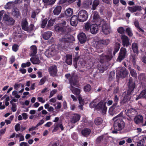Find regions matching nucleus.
Masks as SVG:
<instances>
[{
    "instance_id": "62",
    "label": "nucleus",
    "mask_w": 146,
    "mask_h": 146,
    "mask_svg": "<svg viewBox=\"0 0 146 146\" xmlns=\"http://www.w3.org/2000/svg\"><path fill=\"white\" fill-rule=\"evenodd\" d=\"M56 0H49L48 2L47 5H53L55 2Z\"/></svg>"
},
{
    "instance_id": "44",
    "label": "nucleus",
    "mask_w": 146,
    "mask_h": 146,
    "mask_svg": "<svg viewBox=\"0 0 146 146\" xmlns=\"http://www.w3.org/2000/svg\"><path fill=\"white\" fill-rule=\"evenodd\" d=\"M91 85L89 84L86 85L84 87V91L86 92H89L91 91Z\"/></svg>"
},
{
    "instance_id": "16",
    "label": "nucleus",
    "mask_w": 146,
    "mask_h": 146,
    "mask_svg": "<svg viewBox=\"0 0 146 146\" xmlns=\"http://www.w3.org/2000/svg\"><path fill=\"white\" fill-rule=\"evenodd\" d=\"M121 39L122 41V44L123 47H127L130 45L128 37L125 35L121 36Z\"/></svg>"
},
{
    "instance_id": "26",
    "label": "nucleus",
    "mask_w": 146,
    "mask_h": 146,
    "mask_svg": "<svg viewBox=\"0 0 146 146\" xmlns=\"http://www.w3.org/2000/svg\"><path fill=\"white\" fill-rule=\"evenodd\" d=\"M65 62L68 65H70L72 64V55L67 54L66 55Z\"/></svg>"
},
{
    "instance_id": "53",
    "label": "nucleus",
    "mask_w": 146,
    "mask_h": 146,
    "mask_svg": "<svg viewBox=\"0 0 146 146\" xmlns=\"http://www.w3.org/2000/svg\"><path fill=\"white\" fill-rule=\"evenodd\" d=\"M78 59L77 58H75L73 59L74 65L75 68H76L77 67V62Z\"/></svg>"
},
{
    "instance_id": "2",
    "label": "nucleus",
    "mask_w": 146,
    "mask_h": 146,
    "mask_svg": "<svg viewBox=\"0 0 146 146\" xmlns=\"http://www.w3.org/2000/svg\"><path fill=\"white\" fill-rule=\"evenodd\" d=\"M108 53L106 54L105 53H103L100 56V62L101 64L99 67V69L103 72L104 71L108 69V67L106 66V64L111 60L113 57L111 50L109 51Z\"/></svg>"
},
{
    "instance_id": "5",
    "label": "nucleus",
    "mask_w": 146,
    "mask_h": 146,
    "mask_svg": "<svg viewBox=\"0 0 146 146\" xmlns=\"http://www.w3.org/2000/svg\"><path fill=\"white\" fill-rule=\"evenodd\" d=\"M110 40L109 39H100L96 41V47L97 52L100 53L103 51L104 48L107 46L110 43Z\"/></svg>"
},
{
    "instance_id": "54",
    "label": "nucleus",
    "mask_w": 146,
    "mask_h": 146,
    "mask_svg": "<svg viewBox=\"0 0 146 146\" xmlns=\"http://www.w3.org/2000/svg\"><path fill=\"white\" fill-rule=\"evenodd\" d=\"M45 78H43L40 80L39 82V85H41L44 84L46 80Z\"/></svg>"
},
{
    "instance_id": "57",
    "label": "nucleus",
    "mask_w": 146,
    "mask_h": 146,
    "mask_svg": "<svg viewBox=\"0 0 146 146\" xmlns=\"http://www.w3.org/2000/svg\"><path fill=\"white\" fill-rule=\"evenodd\" d=\"M16 107L17 106L15 103H13L12 104L11 109L13 112H15L16 111Z\"/></svg>"
},
{
    "instance_id": "33",
    "label": "nucleus",
    "mask_w": 146,
    "mask_h": 146,
    "mask_svg": "<svg viewBox=\"0 0 146 146\" xmlns=\"http://www.w3.org/2000/svg\"><path fill=\"white\" fill-rule=\"evenodd\" d=\"M31 56H34L37 53V48L35 46L33 45L31 46Z\"/></svg>"
},
{
    "instance_id": "59",
    "label": "nucleus",
    "mask_w": 146,
    "mask_h": 146,
    "mask_svg": "<svg viewBox=\"0 0 146 146\" xmlns=\"http://www.w3.org/2000/svg\"><path fill=\"white\" fill-rule=\"evenodd\" d=\"M57 106L55 108V109L57 110V111H58L57 110L58 109H60L61 107V105L60 102H58L57 103Z\"/></svg>"
},
{
    "instance_id": "24",
    "label": "nucleus",
    "mask_w": 146,
    "mask_h": 146,
    "mask_svg": "<svg viewBox=\"0 0 146 146\" xmlns=\"http://www.w3.org/2000/svg\"><path fill=\"white\" fill-rule=\"evenodd\" d=\"M134 120L135 123L137 124L142 123L143 122V116L140 114L138 115L135 117Z\"/></svg>"
},
{
    "instance_id": "50",
    "label": "nucleus",
    "mask_w": 146,
    "mask_h": 146,
    "mask_svg": "<svg viewBox=\"0 0 146 146\" xmlns=\"http://www.w3.org/2000/svg\"><path fill=\"white\" fill-rule=\"evenodd\" d=\"M55 22V20L54 19H50L48 21L47 26L49 27L52 26Z\"/></svg>"
},
{
    "instance_id": "42",
    "label": "nucleus",
    "mask_w": 146,
    "mask_h": 146,
    "mask_svg": "<svg viewBox=\"0 0 146 146\" xmlns=\"http://www.w3.org/2000/svg\"><path fill=\"white\" fill-rule=\"evenodd\" d=\"M73 13V9L70 8L66 10L65 12V14L67 16L70 17L72 15Z\"/></svg>"
},
{
    "instance_id": "12",
    "label": "nucleus",
    "mask_w": 146,
    "mask_h": 146,
    "mask_svg": "<svg viewBox=\"0 0 146 146\" xmlns=\"http://www.w3.org/2000/svg\"><path fill=\"white\" fill-rule=\"evenodd\" d=\"M3 20L4 23L8 25H13L15 24V21L12 17H11L7 14H5L3 17Z\"/></svg>"
},
{
    "instance_id": "27",
    "label": "nucleus",
    "mask_w": 146,
    "mask_h": 146,
    "mask_svg": "<svg viewBox=\"0 0 146 146\" xmlns=\"http://www.w3.org/2000/svg\"><path fill=\"white\" fill-rule=\"evenodd\" d=\"M12 14L14 17L18 18L20 15L19 10L16 7L13 8L12 11Z\"/></svg>"
},
{
    "instance_id": "18",
    "label": "nucleus",
    "mask_w": 146,
    "mask_h": 146,
    "mask_svg": "<svg viewBox=\"0 0 146 146\" xmlns=\"http://www.w3.org/2000/svg\"><path fill=\"white\" fill-rule=\"evenodd\" d=\"M80 42L81 44L84 43L86 40L87 37L85 34L82 33L79 34L78 36Z\"/></svg>"
},
{
    "instance_id": "52",
    "label": "nucleus",
    "mask_w": 146,
    "mask_h": 146,
    "mask_svg": "<svg viewBox=\"0 0 146 146\" xmlns=\"http://www.w3.org/2000/svg\"><path fill=\"white\" fill-rule=\"evenodd\" d=\"M78 100L79 101L80 104L81 105L84 104V101L83 99H82L81 96L79 95L78 96Z\"/></svg>"
},
{
    "instance_id": "17",
    "label": "nucleus",
    "mask_w": 146,
    "mask_h": 146,
    "mask_svg": "<svg viewBox=\"0 0 146 146\" xmlns=\"http://www.w3.org/2000/svg\"><path fill=\"white\" fill-rule=\"evenodd\" d=\"M126 114L131 119V117L137 114V111L135 109L131 108L127 110Z\"/></svg>"
},
{
    "instance_id": "48",
    "label": "nucleus",
    "mask_w": 146,
    "mask_h": 146,
    "mask_svg": "<svg viewBox=\"0 0 146 146\" xmlns=\"http://www.w3.org/2000/svg\"><path fill=\"white\" fill-rule=\"evenodd\" d=\"M117 31L120 34H123L124 33V29L123 27H119L117 29Z\"/></svg>"
},
{
    "instance_id": "35",
    "label": "nucleus",
    "mask_w": 146,
    "mask_h": 146,
    "mask_svg": "<svg viewBox=\"0 0 146 146\" xmlns=\"http://www.w3.org/2000/svg\"><path fill=\"white\" fill-rule=\"evenodd\" d=\"M62 7L60 6H57L53 11L54 15H59L61 11Z\"/></svg>"
},
{
    "instance_id": "7",
    "label": "nucleus",
    "mask_w": 146,
    "mask_h": 146,
    "mask_svg": "<svg viewBox=\"0 0 146 146\" xmlns=\"http://www.w3.org/2000/svg\"><path fill=\"white\" fill-rule=\"evenodd\" d=\"M127 95H130L133 93L135 88H136L135 82L131 77H130L129 81L127 84Z\"/></svg>"
},
{
    "instance_id": "64",
    "label": "nucleus",
    "mask_w": 146,
    "mask_h": 146,
    "mask_svg": "<svg viewBox=\"0 0 146 146\" xmlns=\"http://www.w3.org/2000/svg\"><path fill=\"white\" fill-rule=\"evenodd\" d=\"M52 122L50 121L47 122L46 124L44 125V126L47 127H49L52 125Z\"/></svg>"
},
{
    "instance_id": "28",
    "label": "nucleus",
    "mask_w": 146,
    "mask_h": 146,
    "mask_svg": "<svg viewBox=\"0 0 146 146\" xmlns=\"http://www.w3.org/2000/svg\"><path fill=\"white\" fill-rule=\"evenodd\" d=\"M52 35V33L50 31H48L42 34V37L45 40H47L49 39Z\"/></svg>"
},
{
    "instance_id": "4",
    "label": "nucleus",
    "mask_w": 146,
    "mask_h": 146,
    "mask_svg": "<svg viewBox=\"0 0 146 146\" xmlns=\"http://www.w3.org/2000/svg\"><path fill=\"white\" fill-rule=\"evenodd\" d=\"M113 100V103L109 109V114L112 116L118 113L120 110L119 105H118L119 98L117 95H115L114 96Z\"/></svg>"
},
{
    "instance_id": "29",
    "label": "nucleus",
    "mask_w": 146,
    "mask_h": 146,
    "mask_svg": "<svg viewBox=\"0 0 146 146\" xmlns=\"http://www.w3.org/2000/svg\"><path fill=\"white\" fill-rule=\"evenodd\" d=\"M80 118V116L78 114H74L72 116V121L73 123H75L78 121Z\"/></svg>"
},
{
    "instance_id": "1",
    "label": "nucleus",
    "mask_w": 146,
    "mask_h": 146,
    "mask_svg": "<svg viewBox=\"0 0 146 146\" xmlns=\"http://www.w3.org/2000/svg\"><path fill=\"white\" fill-rule=\"evenodd\" d=\"M93 21L98 24L99 27L101 28L102 31L104 34L107 35L110 33L111 29L108 24L104 19L100 17L97 11H94V13Z\"/></svg>"
},
{
    "instance_id": "11",
    "label": "nucleus",
    "mask_w": 146,
    "mask_h": 146,
    "mask_svg": "<svg viewBox=\"0 0 146 146\" xmlns=\"http://www.w3.org/2000/svg\"><path fill=\"white\" fill-rule=\"evenodd\" d=\"M127 53L126 49L124 47H121L118 54V57L116 60L117 61L121 62L125 59Z\"/></svg>"
},
{
    "instance_id": "51",
    "label": "nucleus",
    "mask_w": 146,
    "mask_h": 146,
    "mask_svg": "<svg viewBox=\"0 0 146 146\" xmlns=\"http://www.w3.org/2000/svg\"><path fill=\"white\" fill-rule=\"evenodd\" d=\"M127 33L128 35L129 36H132L133 35V33H132L130 28L129 27L127 28L126 29L125 31Z\"/></svg>"
},
{
    "instance_id": "43",
    "label": "nucleus",
    "mask_w": 146,
    "mask_h": 146,
    "mask_svg": "<svg viewBox=\"0 0 146 146\" xmlns=\"http://www.w3.org/2000/svg\"><path fill=\"white\" fill-rule=\"evenodd\" d=\"M100 3L99 0H95L93 2L92 9L94 10L96 9V7Z\"/></svg>"
},
{
    "instance_id": "9",
    "label": "nucleus",
    "mask_w": 146,
    "mask_h": 146,
    "mask_svg": "<svg viewBox=\"0 0 146 146\" xmlns=\"http://www.w3.org/2000/svg\"><path fill=\"white\" fill-rule=\"evenodd\" d=\"M125 125V123L123 120L119 118L114 121L113 127L115 130L120 131L124 128Z\"/></svg>"
},
{
    "instance_id": "37",
    "label": "nucleus",
    "mask_w": 146,
    "mask_h": 146,
    "mask_svg": "<svg viewBox=\"0 0 146 146\" xmlns=\"http://www.w3.org/2000/svg\"><path fill=\"white\" fill-rule=\"evenodd\" d=\"M128 69L130 71L131 75L135 78H137V74L136 71L134 69H132L130 66L128 67Z\"/></svg>"
},
{
    "instance_id": "46",
    "label": "nucleus",
    "mask_w": 146,
    "mask_h": 146,
    "mask_svg": "<svg viewBox=\"0 0 146 146\" xmlns=\"http://www.w3.org/2000/svg\"><path fill=\"white\" fill-rule=\"evenodd\" d=\"M48 21V19L47 18H45L43 19L42 22L41 24V27L42 28H44Z\"/></svg>"
},
{
    "instance_id": "14",
    "label": "nucleus",
    "mask_w": 146,
    "mask_h": 146,
    "mask_svg": "<svg viewBox=\"0 0 146 146\" xmlns=\"http://www.w3.org/2000/svg\"><path fill=\"white\" fill-rule=\"evenodd\" d=\"M96 141V144L103 145L106 144L107 140L104 135H102L97 137Z\"/></svg>"
},
{
    "instance_id": "38",
    "label": "nucleus",
    "mask_w": 146,
    "mask_h": 146,
    "mask_svg": "<svg viewBox=\"0 0 146 146\" xmlns=\"http://www.w3.org/2000/svg\"><path fill=\"white\" fill-rule=\"evenodd\" d=\"M103 122V120L100 117H97L94 119V123L96 125H101Z\"/></svg>"
},
{
    "instance_id": "49",
    "label": "nucleus",
    "mask_w": 146,
    "mask_h": 146,
    "mask_svg": "<svg viewBox=\"0 0 146 146\" xmlns=\"http://www.w3.org/2000/svg\"><path fill=\"white\" fill-rule=\"evenodd\" d=\"M19 48V46L16 44H13L12 47L13 50L15 52H17Z\"/></svg>"
},
{
    "instance_id": "36",
    "label": "nucleus",
    "mask_w": 146,
    "mask_h": 146,
    "mask_svg": "<svg viewBox=\"0 0 146 146\" xmlns=\"http://www.w3.org/2000/svg\"><path fill=\"white\" fill-rule=\"evenodd\" d=\"M71 89L73 94L77 96H79L80 92V89L72 86Z\"/></svg>"
},
{
    "instance_id": "3",
    "label": "nucleus",
    "mask_w": 146,
    "mask_h": 146,
    "mask_svg": "<svg viewBox=\"0 0 146 146\" xmlns=\"http://www.w3.org/2000/svg\"><path fill=\"white\" fill-rule=\"evenodd\" d=\"M106 103V102H104L102 101H101L96 105L94 102H91L90 105L91 108H94L96 110L100 111L102 114L104 115L106 114L107 110Z\"/></svg>"
},
{
    "instance_id": "39",
    "label": "nucleus",
    "mask_w": 146,
    "mask_h": 146,
    "mask_svg": "<svg viewBox=\"0 0 146 146\" xmlns=\"http://www.w3.org/2000/svg\"><path fill=\"white\" fill-rule=\"evenodd\" d=\"M120 43L117 42L115 44L114 46V50L113 52V55H115V54L119 51L120 48Z\"/></svg>"
},
{
    "instance_id": "32",
    "label": "nucleus",
    "mask_w": 146,
    "mask_h": 146,
    "mask_svg": "<svg viewBox=\"0 0 146 146\" xmlns=\"http://www.w3.org/2000/svg\"><path fill=\"white\" fill-rule=\"evenodd\" d=\"M134 24L135 27L139 32L142 33L144 32V31L143 29L140 27L139 22L138 21H134Z\"/></svg>"
},
{
    "instance_id": "61",
    "label": "nucleus",
    "mask_w": 146,
    "mask_h": 146,
    "mask_svg": "<svg viewBox=\"0 0 146 146\" xmlns=\"http://www.w3.org/2000/svg\"><path fill=\"white\" fill-rule=\"evenodd\" d=\"M22 116L23 119L25 120L27 119L28 118V115L27 113H23L22 114Z\"/></svg>"
},
{
    "instance_id": "19",
    "label": "nucleus",
    "mask_w": 146,
    "mask_h": 146,
    "mask_svg": "<svg viewBox=\"0 0 146 146\" xmlns=\"http://www.w3.org/2000/svg\"><path fill=\"white\" fill-rule=\"evenodd\" d=\"M76 15H73L70 19V25L74 27L76 26L78 23V19Z\"/></svg>"
},
{
    "instance_id": "6",
    "label": "nucleus",
    "mask_w": 146,
    "mask_h": 146,
    "mask_svg": "<svg viewBox=\"0 0 146 146\" xmlns=\"http://www.w3.org/2000/svg\"><path fill=\"white\" fill-rule=\"evenodd\" d=\"M54 29L56 31L61 34H66L69 33L70 29L68 27H64L62 24H58L54 26Z\"/></svg>"
},
{
    "instance_id": "22",
    "label": "nucleus",
    "mask_w": 146,
    "mask_h": 146,
    "mask_svg": "<svg viewBox=\"0 0 146 146\" xmlns=\"http://www.w3.org/2000/svg\"><path fill=\"white\" fill-rule=\"evenodd\" d=\"M91 132V129L88 128H85L82 129L81 131L82 135L84 137L88 136Z\"/></svg>"
},
{
    "instance_id": "56",
    "label": "nucleus",
    "mask_w": 146,
    "mask_h": 146,
    "mask_svg": "<svg viewBox=\"0 0 146 146\" xmlns=\"http://www.w3.org/2000/svg\"><path fill=\"white\" fill-rule=\"evenodd\" d=\"M15 130L16 131H17L20 130V124L17 123L15 126Z\"/></svg>"
},
{
    "instance_id": "8",
    "label": "nucleus",
    "mask_w": 146,
    "mask_h": 146,
    "mask_svg": "<svg viewBox=\"0 0 146 146\" xmlns=\"http://www.w3.org/2000/svg\"><path fill=\"white\" fill-rule=\"evenodd\" d=\"M21 25L22 29L24 31L30 32L33 30L34 27L33 24H31L29 26L27 20L26 18H23L22 19Z\"/></svg>"
},
{
    "instance_id": "30",
    "label": "nucleus",
    "mask_w": 146,
    "mask_h": 146,
    "mask_svg": "<svg viewBox=\"0 0 146 146\" xmlns=\"http://www.w3.org/2000/svg\"><path fill=\"white\" fill-rule=\"evenodd\" d=\"M137 146H146V136L137 142Z\"/></svg>"
},
{
    "instance_id": "63",
    "label": "nucleus",
    "mask_w": 146,
    "mask_h": 146,
    "mask_svg": "<svg viewBox=\"0 0 146 146\" xmlns=\"http://www.w3.org/2000/svg\"><path fill=\"white\" fill-rule=\"evenodd\" d=\"M44 120L43 119H42L40 120V121H39V122H38L36 125V127H38L40 125H42V124H43L44 123Z\"/></svg>"
},
{
    "instance_id": "47",
    "label": "nucleus",
    "mask_w": 146,
    "mask_h": 146,
    "mask_svg": "<svg viewBox=\"0 0 146 146\" xmlns=\"http://www.w3.org/2000/svg\"><path fill=\"white\" fill-rule=\"evenodd\" d=\"M53 126H54V128L52 131V133H54L56 132L59 129L58 123H54Z\"/></svg>"
},
{
    "instance_id": "55",
    "label": "nucleus",
    "mask_w": 146,
    "mask_h": 146,
    "mask_svg": "<svg viewBox=\"0 0 146 146\" xmlns=\"http://www.w3.org/2000/svg\"><path fill=\"white\" fill-rule=\"evenodd\" d=\"M57 90H53L51 92L50 96L49 97V98H50L52 97L57 92Z\"/></svg>"
},
{
    "instance_id": "23",
    "label": "nucleus",
    "mask_w": 146,
    "mask_h": 146,
    "mask_svg": "<svg viewBox=\"0 0 146 146\" xmlns=\"http://www.w3.org/2000/svg\"><path fill=\"white\" fill-rule=\"evenodd\" d=\"M69 38L68 37L67 35H65L62 36L60 38L59 40L61 43L65 44L64 46H66V44L69 43Z\"/></svg>"
},
{
    "instance_id": "31",
    "label": "nucleus",
    "mask_w": 146,
    "mask_h": 146,
    "mask_svg": "<svg viewBox=\"0 0 146 146\" xmlns=\"http://www.w3.org/2000/svg\"><path fill=\"white\" fill-rule=\"evenodd\" d=\"M132 49L134 53L137 54L138 53V44L137 43L134 42L132 44Z\"/></svg>"
},
{
    "instance_id": "10",
    "label": "nucleus",
    "mask_w": 146,
    "mask_h": 146,
    "mask_svg": "<svg viewBox=\"0 0 146 146\" xmlns=\"http://www.w3.org/2000/svg\"><path fill=\"white\" fill-rule=\"evenodd\" d=\"M77 17L79 22H83L87 20L88 17V15L86 11L82 10L79 12Z\"/></svg>"
},
{
    "instance_id": "58",
    "label": "nucleus",
    "mask_w": 146,
    "mask_h": 146,
    "mask_svg": "<svg viewBox=\"0 0 146 146\" xmlns=\"http://www.w3.org/2000/svg\"><path fill=\"white\" fill-rule=\"evenodd\" d=\"M37 99L38 101L42 103H44L45 101V100L41 97H38Z\"/></svg>"
},
{
    "instance_id": "40",
    "label": "nucleus",
    "mask_w": 146,
    "mask_h": 146,
    "mask_svg": "<svg viewBox=\"0 0 146 146\" xmlns=\"http://www.w3.org/2000/svg\"><path fill=\"white\" fill-rule=\"evenodd\" d=\"M91 23L89 21H88L85 23L84 26V27L83 29L84 31H88L90 29L91 26Z\"/></svg>"
},
{
    "instance_id": "15",
    "label": "nucleus",
    "mask_w": 146,
    "mask_h": 146,
    "mask_svg": "<svg viewBox=\"0 0 146 146\" xmlns=\"http://www.w3.org/2000/svg\"><path fill=\"white\" fill-rule=\"evenodd\" d=\"M48 71L50 75L54 77L56 75L58 71L57 66L55 65L51 66L49 68Z\"/></svg>"
},
{
    "instance_id": "34",
    "label": "nucleus",
    "mask_w": 146,
    "mask_h": 146,
    "mask_svg": "<svg viewBox=\"0 0 146 146\" xmlns=\"http://www.w3.org/2000/svg\"><path fill=\"white\" fill-rule=\"evenodd\" d=\"M30 61L33 64H39L40 62V61L38 57H36L31 58H30Z\"/></svg>"
},
{
    "instance_id": "13",
    "label": "nucleus",
    "mask_w": 146,
    "mask_h": 146,
    "mask_svg": "<svg viewBox=\"0 0 146 146\" xmlns=\"http://www.w3.org/2000/svg\"><path fill=\"white\" fill-rule=\"evenodd\" d=\"M116 73L119 77L122 78L125 77L127 74L126 69L124 67L117 70L116 71Z\"/></svg>"
},
{
    "instance_id": "45",
    "label": "nucleus",
    "mask_w": 146,
    "mask_h": 146,
    "mask_svg": "<svg viewBox=\"0 0 146 146\" xmlns=\"http://www.w3.org/2000/svg\"><path fill=\"white\" fill-rule=\"evenodd\" d=\"M115 72L114 71L111 72L109 75L108 80L109 82L111 81L112 80L115 76Z\"/></svg>"
},
{
    "instance_id": "20",
    "label": "nucleus",
    "mask_w": 146,
    "mask_h": 146,
    "mask_svg": "<svg viewBox=\"0 0 146 146\" xmlns=\"http://www.w3.org/2000/svg\"><path fill=\"white\" fill-rule=\"evenodd\" d=\"M98 27L99 25L97 23L92 24L90 29V32L91 33L93 34H96L98 31Z\"/></svg>"
},
{
    "instance_id": "60",
    "label": "nucleus",
    "mask_w": 146,
    "mask_h": 146,
    "mask_svg": "<svg viewBox=\"0 0 146 146\" xmlns=\"http://www.w3.org/2000/svg\"><path fill=\"white\" fill-rule=\"evenodd\" d=\"M15 59L14 56H12L10 58V64H12L15 61Z\"/></svg>"
},
{
    "instance_id": "21",
    "label": "nucleus",
    "mask_w": 146,
    "mask_h": 146,
    "mask_svg": "<svg viewBox=\"0 0 146 146\" xmlns=\"http://www.w3.org/2000/svg\"><path fill=\"white\" fill-rule=\"evenodd\" d=\"M128 9L132 13L136 12L137 11H141L142 10L141 6H135L132 7L129 6L127 7Z\"/></svg>"
},
{
    "instance_id": "41",
    "label": "nucleus",
    "mask_w": 146,
    "mask_h": 146,
    "mask_svg": "<svg viewBox=\"0 0 146 146\" xmlns=\"http://www.w3.org/2000/svg\"><path fill=\"white\" fill-rule=\"evenodd\" d=\"M138 78L140 81H146V76L144 73L140 74L138 76Z\"/></svg>"
},
{
    "instance_id": "25",
    "label": "nucleus",
    "mask_w": 146,
    "mask_h": 146,
    "mask_svg": "<svg viewBox=\"0 0 146 146\" xmlns=\"http://www.w3.org/2000/svg\"><path fill=\"white\" fill-rule=\"evenodd\" d=\"M131 96L130 95H128L127 94L125 95L123 99L120 102V105H123L128 102L130 100Z\"/></svg>"
}]
</instances>
